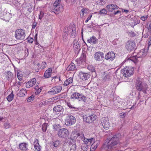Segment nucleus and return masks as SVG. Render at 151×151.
Listing matches in <instances>:
<instances>
[{
  "instance_id": "f257e3e1",
  "label": "nucleus",
  "mask_w": 151,
  "mask_h": 151,
  "mask_svg": "<svg viewBox=\"0 0 151 151\" xmlns=\"http://www.w3.org/2000/svg\"><path fill=\"white\" fill-rule=\"evenodd\" d=\"M121 137V134L119 133L111 136L108 139L109 141L107 146L108 149L109 150L112 149L113 150L114 149L115 150H119L121 147H123L122 143L119 141Z\"/></svg>"
},
{
  "instance_id": "f03ea898",
  "label": "nucleus",
  "mask_w": 151,
  "mask_h": 151,
  "mask_svg": "<svg viewBox=\"0 0 151 151\" xmlns=\"http://www.w3.org/2000/svg\"><path fill=\"white\" fill-rule=\"evenodd\" d=\"M136 87L138 91H142L144 93H146L148 88L147 84L143 82L142 79L139 78L137 79Z\"/></svg>"
},
{
  "instance_id": "7ed1b4c3",
  "label": "nucleus",
  "mask_w": 151,
  "mask_h": 151,
  "mask_svg": "<svg viewBox=\"0 0 151 151\" xmlns=\"http://www.w3.org/2000/svg\"><path fill=\"white\" fill-rule=\"evenodd\" d=\"M61 5V0H56L53 4V8L51 10V12L56 14H59L61 12L62 8Z\"/></svg>"
},
{
  "instance_id": "20e7f679",
  "label": "nucleus",
  "mask_w": 151,
  "mask_h": 151,
  "mask_svg": "<svg viewBox=\"0 0 151 151\" xmlns=\"http://www.w3.org/2000/svg\"><path fill=\"white\" fill-rule=\"evenodd\" d=\"M25 36V31L22 29H18L15 31L14 37L17 40H24Z\"/></svg>"
},
{
  "instance_id": "39448f33",
  "label": "nucleus",
  "mask_w": 151,
  "mask_h": 151,
  "mask_svg": "<svg viewBox=\"0 0 151 151\" xmlns=\"http://www.w3.org/2000/svg\"><path fill=\"white\" fill-rule=\"evenodd\" d=\"M133 68L126 67L122 70L121 72L125 77H129L133 74Z\"/></svg>"
},
{
  "instance_id": "423d86ee",
  "label": "nucleus",
  "mask_w": 151,
  "mask_h": 151,
  "mask_svg": "<svg viewBox=\"0 0 151 151\" xmlns=\"http://www.w3.org/2000/svg\"><path fill=\"white\" fill-rule=\"evenodd\" d=\"M125 46L128 51H133L135 48V43L134 41L129 40L126 43Z\"/></svg>"
},
{
  "instance_id": "0eeeda50",
  "label": "nucleus",
  "mask_w": 151,
  "mask_h": 151,
  "mask_svg": "<svg viewBox=\"0 0 151 151\" xmlns=\"http://www.w3.org/2000/svg\"><path fill=\"white\" fill-rule=\"evenodd\" d=\"M69 134V132L65 128L61 129L58 130V134L59 137L65 138L68 136Z\"/></svg>"
},
{
  "instance_id": "6e6552de",
  "label": "nucleus",
  "mask_w": 151,
  "mask_h": 151,
  "mask_svg": "<svg viewBox=\"0 0 151 151\" xmlns=\"http://www.w3.org/2000/svg\"><path fill=\"white\" fill-rule=\"evenodd\" d=\"M63 106L61 105H57L54 107L53 108V112L58 115H60L63 114L64 111Z\"/></svg>"
},
{
  "instance_id": "1a4fd4ad",
  "label": "nucleus",
  "mask_w": 151,
  "mask_h": 151,
  "mask_svg": "<svg viewBox=\"0 0 151 151\" xmlns=\"http://www.w3.org/2000/svg\"><path fill=\"white\" fill-rule=\"evenodd\" d=\"M96 116L93 114L88 116L87 115H84L83 116V120L84 122L90 123L96 120Z\"/></svg>"
},
{
  "instance_id": "9d476101",
  "label": "nucleus",
  "mask_w": 151,
  "mask_h": 151,
  "mask_svg": "<svg viewBox=\"0 0 151 151\" xmlns=\"http://www.w3.org/2000/svg\"><path fill=\"white\" fill-rule=\"evenodd\" d=\"M62 89V87L60 86H58L52 87L48 93L50 94H55L60 92Z\"/></svg>"
},
{
  "instance_id": "9b49d317",
  "label": "nucleus",
  "mask_w": 151,
  "mask_h": 151,
  "mask_svg": "<svg viewBox=\"0 0 151 151\" xmlns=\"http://www.w3.org/2000/svg\"><path fill=\"white\" fill-rule=\"evenodd\" d=\"M68 145L69 148V151H76V145L75 140L72 139H70Z\"/></svg>"
},
{
  "instance_id": "f8f14e48",
  "label": "nucleus",
  "mask_w": 151,
  "mask_h": 151,
  "mask_svg": "<svg viewBox=\"0 0 151 151\" xmlns=\"http://www.w3.org/2000/svg\"><path fill=\"white\" fill-rule=\"evenodd\" d=\"M75 118L73 116L68 115L67 117V119L65 121V124L67 126H70L75 123Z\"/></svg>"
},
{
  "instance_id": "ddd939ff",
  "label": "nucleus",
  "mask_w": 151,
  "mask_h": 151,
  "mask_svg": "<svg viewBox=\"0 0 151 151\" xmlns=\"http://www.w3.org/2000/svg\"><path fill=\"white\" fill-rule=\"evenodd\" d=\"M101 124L103 128L106 130L108 129L110 127L109 119L107 117L102 118V120L101 121Z\"/></svg>"
},
{
  "instance_id": "4468645a",
  "label": "nucleus",
  "mask_w": 151,
  "mask_h": 151,
  "mask_svg": "<svg viewBox=\"0 0 151 151\" xmlns=\"http://www.w3.org/2000/svg\"><path fill=\"white\" fill-rule=\"evenodd\" d=\"M77 137L76 138H78L81 139L85 143V144H86L88 143V142H90L91 143L93 139V138L90 139H87L85 138L84 135L82 133H78L77 134Z\"/></svg>"
},
{
  "instance_id": "2eb2a0df",
  "label": "nucleus",
  "mask_w": 151,
  "mask_h": 151,
  "mask_svg": "<svg viewBox=\"0 0 151 151\" xmlns=\"http://www.w3.org/2000/svg\"><path fill=\"white\" fill-rule=\"evenodd\" d=\"M104 56V53L101 52H98L94 54V58L96 61L102 60Z\"/></svg>"
},
{
  "instance_id": "dca6fc26",
  "label": "nucleus",
  "mask_w": 151,
  "mask_h": 151,
  "mask_svg": "<svg viewBox=\"0 0 151 151\" xmlns=\"http://www.w3.org/2000/svg\"><path fill=\"white\" fill-rule=\"evenodd\" d=\"M115 55L113 52H109L107 53L105 56L104 58L106 60L109 61H113L115 58Z\"/></svg>"
},
{
  "instance_id": "f3484780",
  "label": "nucleus",
  "mask_w": 151,
  "mask_h": 151,
  "mask_svg": "<svg viewBox=\"0 0 151 151\" xmlns=\"http://www.w3.org/2000/svg\"><path fill=\"white\" fill-rule=\"evenodd\" d=\"M79 74L81 78L83 80H87L91 76V74L89 73H84L81 71Z\"/></svg>"
},
{
  "instance_id": "a211bd4d",
  "label": "nucleus",
  "mask_w": 151,
  "mask_h": 151,
  "mask_svg": "<svg viewBox=\"0 0 151 151\" xmlns=\"http://www.w3.org/2000/svg\"><path fill=\"white\" fill-rule=\"evenodd\" d=\"M4 74L6 79L8 81H10L12 82L14 77L13 73L10 71H5Z\"/></svg>"
},
{
  "instance_id": "6ab92c4d",
  "label": "nucleus",
  "mask_w": 151,
  "mask_h": 151,
  "mask_svg": "<svg viewBox=\"0 0 151 151\" xmlns=\"http://www.w3.org/2000/svg\"><path fill=\"white\" fill-rule=\"evenodd\" d=\"M36 82V79L35 78H32L26 83V86L27 88H30L35 85Z\"/></svg>"
},
{
  "instance_id": "aec40b11",
  "label": "nucleus",
  "mask_w": 151,
  "mask_h": 151,
  "mask_svg": "<svg viewBox=\"0 0 151 151\" xmlns=\"http://www.w3.org/2000/svg\"><path fill=\"white\" fill-rule=\"evenodd\" d=\"M73 48L76 52H79L81 49L79 42L76 40H74L73 42Z\"/></svg>"
},
{
  "instance_id": "412c9836",
  "label": "nucleus",
  "mask_w": 151,
  "mask_h": 151,
  "mask_svg": "<svg viewBox=\"0 0 151 151\" xmlns=\"http://www.w3.org/2000/svg\"><path fill=\"white\" fill-rule=\"evenodd\" d=\"M28 145L27 143H22L19 145V148L22 151H27L29 150Z\"/></svg>"
},
{
  "instance_id": "4be33fe9",
  "label": "nucleus",
  "mask_w": 151,
  "mask_h": 151,
  "mask_svg": "<svg viewBox=\"0 0 151 151\" xmlns=\"http://www.w3.org/2000/svg\"><path fill=\"white\" fill-rule=\"evenodd\" d=\"M147 53V49H142L137 54V57L138 58L144 57L146 55Z\"/></svg>"
},
{
  "instance_id": "5701e85b",
  "label": "nucleus",
  "mask_w": 151,
  "mask_h": 151,
  "mask_svg": "<svg viewBox=\"0 0 151 151\" xmlns=\"http://www.w3.org/2000/svg\"><path fill=\"white\" fill-rule=\"evenodd\" d=\"M72 25H70V37L72 38H74L76 35V28L73 25L71 26Z\"/></svg>"
},
{
  "instance_id": "b1692460",
  "label": "nucleus",
  "mask_w": 151,
  "mask_h": 151,
  "mask_svg": "<svg viewBox=\"0 0 151 151\" xmlns=\"http://www.w3.org/2000/svg\"><path fill=\"white\" fill-rule=\"evenodd\" d=\"M52 73V69L51 68H49L45 71L44 73L43 77L44 78H49L51 77Z\"/></svg>"
},
{
  "instance_id": "393cba45",
  "label": "nucleus",
  "mask_w": 151,
  "mask_h": 151,
  "mask_svg": "<svg viewBox=\"0 0 151 151\" xmlns=\"http://www.w3.org/2000/svg\"><path fill=\"white\" fill-rule=\"evenodd\" d=\"M106 8L109 12H112L115 9H118L119 7L115 4H110L107 5Z\"/></svg>"
},
{
  "instance_id": "a878e982",
  "label": "nucleus",
  "mask_w": 151,
  "mask_h": 151,
  "mask_svg": "<svg viewBox=\"0 0 151 151\" xmlns=\"http://www.w3.org/2000/svg\"><path fill=\"white\" fill-rule=\"evenodd\" d=\"M60 145V141L58 140H56L50 143V147L51 148L54 149L55 148L58 147Z\"/></svg>"
},
{
  "instance_id": "bb28decb",
  "label": "nucleus",
  "mask_w": 151,
  "mask_h": 151,
  "mask_svg": "<svg viewBox=\"0 0 151 151\" xmlns=\"http://www.w3.org/2000/svg\"><path fill=\"white\" fill-rule=\"evenodd\" d=\"M34 147L36 150L40 151L41 146L39 144L38 140L37 139H36L34 141Z\"/></svg>"
},
{
  "instance_id": "cd10ccee",
  "label": "nucleus",
  "mask_w": 151,
  "mask_h": 151,
  "mask_svg": "<svg viewBox=\"0 0 151 151\" xmlns=\"http://www.w3.org/2000/svg\"><path fill=\"white\" fill-rule=\"evenodd\" d=\"M98 40L96 39L95 37L93 36L91 37L89 39L87 40V42L88 43H92L94 44L96 43L97 42Z\"/></svg>"
},
{
  "instance_id": "c85d7f7f",
  "label": "nucleus",
  "mask_w": 151,
  "mask_h": 151,
  "mask_svg": "<svg viewBox=\"0 0 151 151\" xmlns=\"http://www.w3.org/2000/svg\"><path fill=\"white\" fill-rule=\"evenodd\" d=\"M79 97L78 98L77 100L79 101H82L85 102L87 100L86 97L82 94L80 93L79 95Z\"/></svg>"
},
{
  "instance_id": "c756f323",
  "label": "nucleus",
  "mask_w": 151,
  "mask_h": 151,
  "mask_svg": "<svg viewBox=\"0 0 151 151\" xmlns=\"http://www.w3.org/2000/svg\"><path fill=\"white\" fill-rule=\"evenodd\" d=\"M27 93V91L26 90V89L23 88L20 90L18 95L20 97H23L26 95Z\"/></svg>"
},
{
  "instance_id": "7c9ffc66",
  "label": "nucleus",
  "mask_w": 151,
  "mask_h": 151,
  "mask_svg": "<svg viewBox=\"0 0 151 151\" xmlns=\"http://www.w3.org/2000/svg\"><path fill=\"white\" fill-rule=\"evenodd\" d=\"M76 69L75 64L73 62H71L67 67V70L68 71H73Z\"/></svg>"
},
{
  "instance_id": "2f4dec72",
  "label": "nucleus",
  "mask_w": 151,
  "mask_h": 151,
  "mask_svg": "<svg viewBox=\"0 0 151 151\" xmlns=\"http://www.w3.org/2000/svg\"><path fill=\"white\" fill-rule=\"evenodd\" d=\"M12 14L11 13L6 12L4 17L3 20L6 21H9L10 18L12 17Z\"/></svg>"
},
{
  "instance_id": "473e14b6",
  "label": "nucleus",
  "mask_w": 151,
  "mask_h": 151,
  "mask_svg": "<svg viewBox=\"0 0 151 151\" xmlns=\"http://www.w3.org/2000/svg\"><path fill=\"white\" fill-rule=\"evenodd\" d=\"M79 93L78 92L73 93L71 96L70 99L74 101L77 100L78 98L79 97Z\"/></svg>"
},
{
  "instance_id": "72a5a7b5",
  "label": "nucleus",
  "mask_w": 151,
  "mask_h": 151,
  "mask_svg": "<svg viewBox=\"0 0 151 151\" xmlns=\"http://www.w3.org/2000/svg\"><path fill=\"white\" fill-rule=\"evenodd\" d=\"M73 81V78L70 77L67 79L64 82L63 85L65 86H66L70 83H72Z\"/></svg>"
},
{
  "instance_id": "f704fd0d",
  "label": "nucleus",
  "mask_w": 151,
  "mask_h": 151,
  "mask_svg": "<svg viewBox=\"0 0 151 151\" xmlns=\"http://www.w3.org/2000/svg\"><path fill=\"white\" fill-rule=\"evenodd\" d=\"M138 58L137 57V55H136V56H131L128 58V59L131 60L134 63H136L138 61Z\"/></svg>"
},
{
  "instance_id": "c9c22d12",
  "label": "nucleus",
  "mask_w": 151,
  "mask_h": 151,
  "mask_svg": "<svg viewBox=\"0 0 151 151\" xmlns=\"http://www.w3.org/2000/svg\"><path fill=\"white\" fill-rule=\"evenodd\" d=\"M14 95L12 92L7 97L6 99L9 101H12L14 98Z\"/></svg>"
},
{
  "instance_id": "e433bc0d",
  "label": "nucleus",
  "mask_w": 151,
  "mask_h": 151,
  "mask_svg": "<svg viewBox=\"0 0 151 151\" xmlns=\"http://www.w3.org/2000/svg\"><path fill=\"white\" fill-rule=\"evenodd\" d=\"M70 25L69 27L66 26L64 27L63 32L68 35L70 33Z\"/></svg>"
},
{
  "instance_id": "4c0bfd02",
  "label": "nucleus",
  "mask_w": 151,
  "mask_h": 151,
  "mask_svg": "<svg viewBox=\"0 0 151 151\" xmlns=\"http://www.w3.org/2000/svg\"><path fill=\"white\" fill-rule=\"evenodd\" d=\"M67 104L70 109H72L73 110L76 111L78 110V109L72 106L70 102H68L67 103Z\"/></svg>"
},
{
  "instance_id": "58836bf2",
  "label": "nucleus",
  "mask_w": 151,
  "mask_h": 151,
  "mask_svg": "<svg viewBox=\"0 0 151 151\" xmlns=\"http://www.w3.org/2000/svg\"><path fill=\"white\" fill-rule=\"evenodd\" d=\"M68 34H65V32H63V39L64 41H66L68 40Z\"/></svg>"
},
{
  "instance_id": "ea45409f",
  "label": "nucleus",
  "mask_w": 151,
  "mask_h": 151,
  "mask_svg": "<svg viewBox=\"0 0 151 151\" xmlns=\"http://www.w3.org/2000/svg\"><path fill=\"white\" fill-rule=\"evenodd\" d=\"M114 105L116 107L118 108L120 107V104H121V102H119L117 100H115L114 101Z\"/></svg>"
},
{
  "instance_id": "a19ab883",
  "label": "nucleus",
  "mask_w": 151,
  "mask_h": 151,
  "mask_svg": "<svg viewBox=\"0 0 151 151\" xmlns=\"http://www.w3.org/2000/svg\"><path fill=\"white\" fill-rule=\"evenodd\" d=\"M49 103V102L47 101H45L40 103L39 105L40 107H42L48 105Z\"/></svg>"
},
{
  "instance_id": "79ce46f5",
  "label": "nucleus",
  "mask_w": 151,
  "mask_h": 151,
  "mask_svg": "<svg viewBox=\"0 0 151 151\" xmlns=\"http://www.w3.org/2000/svg\"><path fill=\"white\" fill-rule=\"evenodd\" d=\"M110 79V76L108 75H104L103 78V81L104 82L109 81Z\"/></svg>"
},
{
  "instance_id": "37998d69",
  "label": "nucleus",
  "mask_w": 151,
  "mask_h": 151,
  "mask_svg": "<svg viewBox=\"0 0 151 151\" xmlns=\"http://www.w3.org/2000/svg\"><path fill=\"white\" fill-rule=\"evenodd\" d=\"M6 12V11L0 10V18L2 19H3V18L4 17Z\"/></svg>"
},
{
  "instance_id": "c03bdc74",
  "label": "nucleus",
  "mask_w": 151,
  "mask_h": 151,
  "mask_svg": "<svg viewBox=\"0 0 151 151\" xmlns=\"http://www.w3.org/2000/svg\"><path fill=\"white\" fill-rule=\"evenodd\" d=\"M88 12V9L86 8H83L82 9L81 12L80 13H82V16H83L84 14H86Z\"/></svg>"
},
{
  "instance_id": "a18cd8bd",
  "label": "nucleus",
  "mask_w": 151,
  "mask_h": 151,
  "mask_svg": "<svg viewBox=\"0 0 151 151\" xmlns=\"http://www.w3.org/2000/svg\"><path fill=\"white\" fill-rule=\"evenodd\" d=\"M88 69L91 71L92 73L95 72V67L92 65H89L88 67Z\"/></svg>"
},
{
  "instance_id": "49530a36",
  "label": "nucleus",
  "mask_w": 151,
  "mask_h": 151,
  "mask_svg": "<svg viewBox=\"0 0 151 151\" xmlns=\"http://www.w3.org/2000/svg\"><path fill=\"white\" fill-rule=\"evenodd\" d=\"M47 124L46 123H44L42 126V129L43 132L46 131L47 129Z\"/></svg>"
},
{
  "instance_id": "de8ad7c7",
  "label": "nucleus",
  "mask_w": 151,
  "mask_h": 151,
  "mask_svg": "<svg viewBox=\"0 0 151 151\" xmlns=\"http://www.w3.org/2000/svg\"><path fill=\"white\" fill-rule=\"evenodd\" d=\"M4 127L6 129L9 128L11 127V125L8 122H5L4 124Z\"/></svg>"
},
{
  "instance_id": "09e8293b",
  "label": "nucleus",
  "mask_w": 151,
  "mask_h": 151,
  "mask_svg": "<svg viewBox=\"0 0 151 151\" xmlns=\"http://www.w3.org/2000/svg\"><path fill=\"white\" fill-rule=\"evenodd\" d=\"M88 149V146L86 144H85L82 147L81 151H87Z\"/></svg>"
},
{
  "instance_id": "8fccbe9b",
  "label": "nucleus",
  "mask_w": 151,
  "mask_h": 151,
  "mask_svg": "<svg viewBox=\"0 0 151 151\" xmlns=\"http://www.w3.org/2000/svg\"><path fill=\"white\" fill-rule=\"evenodd\" d=\"M128 35L131 37H133L136 36V34L133 31H131L130 32H127Z\"/></svg>"
},
{
  "instance_id": "3c124183",
  "label": "nucleus",
  "mask_w": 151,
  "mask_h": 151,
  "mask_svg": "<svg viewBox=\"0 0 151 151\" xmlns=\"http://www.w3.org/2000/svg\"><path fill=\"white\" fill-rule=\"evenodd\" d=\"M85 55L83 54L78 59H79L80 60H81L82 62H83L85 61Z\"/></svg>"
},
{
  "instance_id": "603ef678",
  "label": "nucleus",
  "mask_w": 151,
  "mask_h": 151,
  "mask_svg": "<svg viewBox=\"0 0 151 151\" xmlns=\"http://www.w3.org/2000/svg\"><path fill=\"white\" fill-rule=\"evenodd\" d=\"M105 0H98V4L100 5H103L105 4Z\"/></svg>"
},
{
  "instance_id": "864d4df0",
  "label": "nucleus",
  "mask_w": 151,
  "mask_h": 151,
  "mask_svg": "<svg viewBox=\"0 0 151 151\" xmlns=\"http://www.w3.org/2000/svg\"><path fill=\"white\" fill-rule=\"evenodd\" d=\"M60 125L59 124L54 125H53V128L55 130H58L60 129Z\"/></svg>"
},
{
  "instance_id": "5fc2aeb1",
  "label": "nucleus",
  "mask_w": 151,
  "mask_h": 151,
  "mask_svg": "<svg viewBox=\"0 0 151 151\" xmlns=\"http://www.w3.org/2000/svg\"><path fill=\"white\" fill-rule=\"evenodd\" d=\"M40 65V64L38 63L37 64V66H36V67H35L34 68V70L36 72H38L40 70V68L38 67Z\"/></svg>"
},
{
  "instance_id": "6e6d98bb",
  "label": "nucleus",
  "mask_w": 151,
  "mask_h": 151,
  "mask_svg": "<svg viewBox=\"0 0 151 151\" xmlns=\"http://www.w3.org/2000/svg\"><path fill=\"white\" fill-rule=\"evenodd\" d=\"M99 14H106L107 12L106 9H103L99 11Z\"/></svg>"
},
{
  "instance_id": "4d7b16f0",
  "label": "nucleus",
  "mask_w": 151,
  "mask_h": 151,
  "mask_svg": "<svg viewBox=\"0 0 151 151\" xmlns=\"http://www.w3.org/2000/svg\"><path fill=\"white\" fill-rule=\"evenodd\" d=\"M66 145H68V144H64L63 145V149L64 151H68V147H67Z\"/></svg>"
},
{
  "instance_id": "13d9d810",
  "label": "nucleus",
  "mask_w": 151,
  "mask_h": 151,
  "mask_svg": "<svg viewBox=\"0 0 151 151\" xmlns=\"http://www.w3.org/2000/svg\"><path fill=\"white\" fill-rule=\"evenodd\" d=\"M42 88V87H40L36 91V92H35V93L36 95L39 93L41 92Z\"/></svg>"
},
{
  "instance_id": "bf43d9fd",
  "label": "nucleus",
  "mask_w": 151,
  "mask_h": 151,
  "mask_svg": "<svg viewBox=\"0 0 151 151\" xmlns=\"http://www.w3.org/2000/svg\"><path fill=\"white\" fill-rule=\"evenodd\" d=\"M46 62H43L42 63L41 67L42 68V69H43L45 68L46 66Z\"/></svg>"
},
{
  "instance_id": "052dcab7",
  "label": "nucleus",
  "mask_w": 151,
  "mask_h": 151,
  "mask_svg": "<svg viewBox=\"0 0 151 151\" xmlns=\"http://www.w3.org/2000/svg\"><path fill=\"white\" fill-rule=\"evenodd\" d=\"M28 8H27V10L29 12V13H30L31 12V10H32V7L31 5H29L28 6Z\"/></svg>"
},
{
  "instance_id": "680f3d73",
  "label": "nucleus",
  "mask_w": 151,
  "mask_h": 151,
  "mask_svg": "<svg viewBox=\"0 0 151 151\" xmlns=\"http://www.w3.org/2000/svg\"><path fill=\"white\" fill-rule=\"evenodd\" d=\"M27 39L28 42L32 43L33 42L34 39L32 38L28 37Z\"/></svg>"
},
{
  "instance_id": "e2e57ef3",
  "label": "nucleus",
  "mask_w": 151,
  "mask_h": 151,
  "mask_svg": "<svg viewBox=\"0 0 151 151\" xmlns=\"http://www.w3.org/2000/svg\"><path fill=\"white\" fill-rule=\"evenodd\" d=\"M76 62L78 64V65H80L83 62L78 59H77L76 60Z\"/></svg>"
},
{
  "instance_id": "0e129e2a",
  "label": "nucleus",
  "mask_w": 151,
  "mask_h": 151,
  "mask_svg": "<svg viewBox=\"0 0 151 151\" xmlns=\"http://www.w3.org/2000/svg\"><path fill=\"white\" fill-rule=\"evenodd\" d=\"M17 78L19 81H21L22 79V75H19V73L17 74Z\"/></svg>"
},
{
  "instance_id": "69168bd1",
  "label": "nucleus",
  "mask_w": 151,
  "mask_h": 151,
  "mask_svg": "<svg viewBox=\"0 0 151 151\" xmlns=\"http://www.w3.org/2000/svg\"><path fill=\"white\" fill-rule=\"evenodd\" d=\"M37 34H35L34 37V40L36 44H37V43H38L37 41Z\"/></svg>"
},
{
  "instance_id": "338daca9",
  "label": "nucleus",
  "mask_w": 151,
  "mask_h": 151,
  "mask_svg": "<svg viewBox=\"0 0 151 151\" xmlns=\"http://www.w3.org/2000/svg\"><path fill=\"white\" fill-rule=\"evenodd\" d=\"M148 15L145 16V17H142L141 18V19L143 21H145L147 18Z\"/></svg>"
},
{
  "instance_id": "774afa93",
  "label": "nucleus",
  "mask_w": 151,
  "mask_h": 151,
  "mask_svg": "<svg viewBox=\"0 0 151 151\" xmlns=\"http://www.w3.org/2000/svg\"><path fill=\"white\" fill-rule=\"evenodd\" d=\"M120 117L123 118H124L125 116V113H122L120 114Z\"/></svg>"
}]
</instances>
